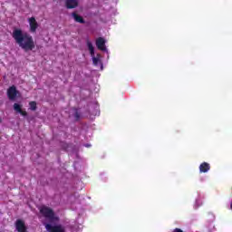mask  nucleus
Wrapping results in <instances>:
<instances>
[{
  "mask_svg": "<svg viewBox=\"0 0 232 232\" xmlns=\"http://www.w3.org/2000/svg\"><path fill=\"white\" fill-rule=\"evenodd\" d=\"M87 46L89 48V52L91 53V56L92 57V63L94 64V66H98L100 68V70H102V56H101V54H97L95 56V49L93 48V44H92V42L88 41L87 42Z\"/></svg>",
  "mask_w": 232,
  "mask_h": 232,
  "instance_id": "2",
  "label": "nucleus"
},
{
  "mask_svg": "<svg viewBox=\"0 0 232 232\" xmlns=\"http://www.w3.org/2000/svg\"><path fill=\"white\" fill-rule=\"evenodd\" d=\"M86 148H90V144L85 145Z\"/></svg>",
  "mask_w": 232,
  "mask_h": 232,
  "instance_id": "14",
  "label": "nucleus"
},
{
  "mask_svg": "<svg viewBox=\"0 0 232 232\" xmlns=\"http://www.w3.org/2000/svg\"><path fill=\"white\" fill-rule=\"evenodd\" d=\"M72 17L74 19V21H76V23H81L82 24H84V19H82V16L72 13Z\"/></svg>",
  "mask_w": 232,
  "mask_h": 232,
  "instance_id": "10",
  "label": "nucleus"
},
{
  "mask_svg": "<svg viewBox=\"0 0 232 232\" xmlns=\"http://www.w3.org/2000/svg\"><path fill=\"white\" fill-rule=\"evenodd\" d=\"M74 117L75 119H79V112L77 111V110H74Z\"/></svg>",
  "mask_w": 232,
  "mask_h": 232,
  "instance_id": "13",
  "label": "nucleus"
},
{
  "mask_svg": "<svg viewBox=\"0 0 232 232\" xmlns=\"http://www.w3.org/2000/svg\"><path fill=\"white\" fill-rule=\"evenodd\" d=\"M197 208H198V206H202V201L200 199H197L196 200V205Z\"/></svg>",
  "mask_w": 232,
  "mask_h": 232,
  "instance_id": "12",
  "label": "nucleus"
},
{
  "mask_svg": "<svg viewBox=\"0 0 232 232\" xmlns=\"http://www.w3.org/2000/svg\"><path fill=\"white\" fill-rule=\"evenodd\" d=\"M0 122H1V119H0Z\"/></svg>",
  "mask_w": 232,
  "mask_h": 232,
  "instance_id": "15",
  "label": "nucleus"
},
{
  "mask_svg": "<svg viewBox=\"0 0 232 232\" xmlns=\"http://www.w3.org/2000/svg\"><path fill=\"white\" fill-rule=\"evenodd\" d=\"M12 35L16 44H18L22 50H24V52H30L35 48V42H34L32 34L21 29H14Z\"/></svg>",
  "mask_w": 232,
  "mask_h": 232,
  "instance_id": "1",
  "label": "nucleus"
},
{
  "mask_svg": "<svg viewBox=\"0 0 232 232\" xmlns=\"http://www.w3.org/2000/svg\"><path fill=\"white\" fill-rule=\"evenodd\" d=\"M14 226L17 232H26V224L23 219H17Z\"/></svg>",
  "mask_w": 232,
  "mask_h": 232,
  "instance_id": "6",
  "label": "nucleus"
},
{
  "mask_svg": "<svg viewBox=\"0 0 232 232\" xmlns=\"http://www.w3.org/2000/svg\"><path fill=\"white\" fill-rule=\"evenodd\" d=\"M96 46L98 50H102V52H108V49H106V40L102 37H99L96 40Z\"/></svg>",
  "mask_w": 232,
  "mask_h": 232,
  "instance_id": "5",
  "label": "nucleus"
},
{
  "mask_svg": "<svg viewBox=\"0 0 232 232\" xmlns=\"http://www.w3.org/2000/svg\"><path fill=\"white\" fill-rule=\"evenodd\" d=\"M14 110H15L17 113H21L23 117H26V115H28V113L25 111H23V105L19 103L14 104Z\"/></svg>",
  "mask_w": 232,
  "mask_h": 232,
  "instance_id": "7",
  "label": "nucleus"
},
{
  "mask_svg": "<svg viewBox=\"0 0 232 232\" xmlns=\"http://www.w3.org/2000/svg\"><path fill=\"white\" fill-rule=\"evenodd\" d=\"M210 169V166L208 163L204 162L199 166V171L200 173H208V171Z\"/></svg>",
  "mask_w": 232,
  "mask_h": 232,
  "instance_id": "8",
  "label": "nucleus"
},
{
  "mask_svg": "<svg viewBox=\"0 0 232 232\" xmlns=\"http://www.w3.org/2000/svg\"><path fill=\"white\" fill-rule=\"evenodd\" d=\"M20 95L21 94L18 92L17 89H15V86H12L7 90V97L10 101H15Z\"/></svg>",
  "mask_w": 232,
  "mask_h": 232,
  "instance_id": "3",
  "label": "nucleus"
},
{
  "mask_svg": "<svg viewBox=\"0 0 232 232\" xmlns=\"http://www.w3.org/2000/svg\"><path fill=\"white\" fill-rule=\"evenodd\" d=\"M29 110H31L32 111H35V110H37V102H31L29 103Z\"/></svg>",
  "mask_w": 232,
  "mask_h": 232,
  "instance_id": "11",
  "label": "nucleus"
},
{
  "mask_svg": "<svg viewBox=\"0 0 232 232\" xmlns=\"http://www.w3.org/2000/svg\"><path fill=\"white\" fill-rule=\"evenodd\" d=\"M79 5L77 0H66V6L67 8H75Z\"/></svg>",
  "mask_w": 232,
  "mask_h": 232,
  "instance_id": "9",
  "label": "nucleus"
},
{
  "mask_svg": "<svg viewBox=\"0 0 232 232\" xmlns=\"http://www.w3.org/2000/svg\"><path fill=\"white\" fill-rule=\"evenodd\" d=\"M28 23L30 25L31 34H35L37 28H39V24H37V20H35V17L28 18Z\"/></svg>",
  "mask_w": 232,
  "mask_h": 232,
  "instance_id": "4",
  "label": "nucleus"
}]
</instances>
